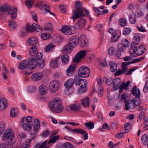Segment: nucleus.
<instances>
[{
  "label": "nucleus",
  "mask_w": 148,
  "mask_h": 148,
  "mask_svg": "<svg viewBox=\"0 0 148 148\" xmlns=\"http://www.w3.org/2000/svg\"><path fill=\"white\" fill-rule=\"evenodd\" d=\"M112 83L114 87L116 89H118L121 87L122 84V80L120 78H116L113 81Z\"/></svg>",
  "instance_id": "14"
},
{
  "label": "nucleus",
  "mask_w": 148,
  "mask_h": 148,
  "mask_svg": "<svg viewBox=\"0 0 148 148\" xmlns=\"http://www.w3.org/2000/svg\"><path fill=\"white\" fill-rule=\"evenodd\" d=\"M83 132H84V130H83L80 128H75V132L77 134H82Z\"/></svg>",
  "instance_id": "63"
},
{
  "label": "nucleus",
  "mask_w": 148,
  "mask_h": 148,
  "mask_svg": "<svg viewBox=\"0 0 148 148\" xmlns=\"http://www.w3.org/2000/svg\"><path fill=\"white\" fill-rule=\"evenodd\" d=\"M60 87V83L57 80L51 81L49 84V89L50 91L53 93L57 91Z\"/></svg>",
  "instance_id": "7"
},
{
  "label": "nucleus",
  "mask_w": 148,
  "mask_h": 148,
  "mask_svg": "<svg viewBox=\"0 0 148 148\" xmlns=\"http://www.w3.org/2000/svg\"><path fill=\"white\" fill-rule=\"evenodd\" d=\"M82 3L79 1H76L75 2V20L81 17H84V8L82 7Z\"/></svg>",
  "instance_id": "2"
},
{
  "label": "nucleus",
  "mask_w": 148,
  "mask_h": 148,
  "mask_svg": "<svg viewBox=\"0 0 148 148\" xmlns=\"http://www.w3.org/2000/svg\"><path fill=\"white\" fill-rule=\"evenodd\" d=\"M55 47L53 44H49L45 48V51L46 52H49L52 50V48Z\"/></svg>",
  "instance_id": "51"
},
{
  "label": "nucleus",
  "mask_w": 148,
  "mask_h": 148,
  "mask_svg": "<svg viewBox=\"0 0 148 148\" xmlns=\"http://www.w3.org/2000/svg\"><path fill=\"white\" fill-rule=\"evenodd\" d=\"M25 61L27 63V68L29 69L33 70L36 67V64L37 62H36L35 59L31 58L29 59L28 60Z\"/></svg>",
  "instance_id": "9"
},
{
  "label": "nucleus",
  "mask_w": 148,
  "mask_h": 148,
  "mask_svg": "<svg viewBox=\"0 0 148 148\" xmlns=\"http://www.w3.org/2000/svg\"><path fill=\"white\" fill-rule=\"evenodd\" d=\"M146 50V47L144 45H141L139 47V48L138 49V52H137V53H136V54L137 55L140 56L143 54L145 51Z\"/></svg>",
  "instance_id": "29"
},
{
  "label": "nucleus",
  "mask_w": 148,
  "mask_h": 148,
  "mask_svg": "<svg viewBox=\"0 0 148 148\" xmlns=\"http://www.w3.org/2000/svg\"><path fill=\"white\" fill-rule=\"evenodd\" d=\"M112 40L114 42L117 41L121 35L120 32L119 31L116 32L112 34Z\"/></svg>",
  "instance_id": "25"
},
{
  "label": "nucleus",
  "mask_w": 148,
  "mask_h": 148,
  "mask_svg": "<svg viewBox=\"0 0 148 148\" xmlns=\"http://www.w3.org/2000/svg\"><path fill=\"white\" fill-rule=\"evenodd\" d=\"M5 124L3 121L0 122V134H1L4 131L5 129Z\"/></svg>",
  "instance_id": "42"
},
{
  "label": "nucleus",
  "mask_w": 148,
  "mask_h": 148,
  "mask_svg": "<svg viewBox=\"0 0 148 148\" xmlns=\"http://www.w3.org/2000/svg\"><path fill=\"white\" fill-rule=\"evenodd\" d=\"M18 110L16 108H12L11 109L10 112V116L11 117H15L18 114Z\"/></svg>",
  "instance_id": "33"
},
{
  "label": "nucleus",
  "mask_w": 148,
  "mask_h": 148,
  "mask_svg": "<svg viewBox=\"0 0 148 148\" xmlns=\"http://www.w3.org/2000/svg\"><path fill=\"white\" fill-rule=\"evenodd\" d=\"M81 110V105L79 103H76L75 104V112L79 111Z\"/></svg>",
  "instance_id": "53"
},
{
  "label": "nucleus",
  "mask_w": 148,
  "mask_h": 148,
  "mask_svg": "<svg viewBox=\"0 0 148 148\" xmlns=\"http://www.w3.org/2000/svg\"><path fill=\"white\" fill-rule=\"evenodd\" d=\"M72 146L73 145L69 142L65 143L64 144V146L66 148H73Z\"/></svg>",
  "instance_id": "64"
},
{
  "label": "nucleus",
  "mask_w": 148,
  "mask_h": 148,
  "mask_svg": "<svg viewBox=\"0 0 148 148\" xmlns=\"http://www.w3.org/2000/svg\"><path fill=\"white\" fill-rule=\"evenodd\" d=\"M50 109L53 112L57 113H60L63 110L60 100L58 97L53 99L49 104Z\"/></svg>",
  "instance_id": "1"
},
{
  "label": "nucleus",
  "mask_w": 148,
  "mask_h": 148,
  "mask_svg": "<svg viewBox=\"0 0 148 148\" xmlns=\"http://www.w3.org/2000/svg\"><path fill=\"white\" fill-rule=\"evenodd\" d=\"M140 35L136 34L134 36L133 41L132 43H134L135 45H137L139 42L140 40Z\"/></svg>",
  "instance_id": "36"
},
{
  "label": "nucleus",
  "mask_w": 148,
  "mask_h": 148,
  "mask_svg": "<svg viewBox=\"0 0 148 148\" xmlns=\"http://www.w3.org/2000/svg\"><path fill=\"white\" fill-rule=\"evenodd\" d=\"M59 59V58L57 57L55 60H52L50 62V65L51 68H55L58 67V64L57 62Z\"/></svg>",
  "instance_id": "24"
},
{
  "label": "nucleus",
  "mask_w": 148,
  "mask_h": 148,
  "mask_svg": "<svg viewBox=\"0 0 148 148\" xmlns=\"http://www.w3.org/2000/svg\"><path fill=\"white\" fill-rule=\"evenodd\" d=\"M132 94L134 96H136V99H138L140 95V90L139 89L137 88L136 86H134L132 91Z\"/></svg>",
  "instance_id": "17"
},
{
  "label": "nucleus",
  "mask_w": 148,
  "mask_h": 148,
  "mask_svg": "<svg viewBox=\"0 0 148 148\" xmlns=\"http://www.w3.org/2000/svg\"><path fill=\"white\" fill-rule=\"evenodd\" d=\"M86 23V19L81 18L77 21L76 25V28L78 29L81 28L84 26Z\"/></svg>",
  "instance_id": "10"
},
{
  "label": "nucleus",
  "mask_w": 148,
  "mask_h": 148,
  "mask_svg": "<svg viewBox=\"0 0 148 148\" xmlns=\"http://www.w3.org/2000/svg\"><path fill=\"white\" fill-rule=\"evenodd\" d=\"M17 9L16 8H14L12 11L10 12V13H8L11 14V18L12 19H15L17 16L16 14Z\"/></svg>",
  "instance_id": "34"
},
{
  "label": "nucleus",
  "mask_w": 148,
  "mask_h": 148,
  "mask_svg": "<svg viewBox=\"0 0 148 148\" xmlns=\"http://www.w3.org/2000/svg\"><path fill=\"white\" fill-rule=\"evenodd\" d=\"M126 22L125 20L123 18L120 19L119 20V23L120 25L123 27L126 25Z\"/></svg>",
  "instance_id": "54"
},
{
  "label": "nucleus",
  "mask_w": 148,
  "mask_h": 148,
  "mask_svg": "<svg viewBox=\"0 0 148 148\" xmlns=\"http://www.w3.org/2000/svg\"><path fill=\"white\" fill-rule=\"evenodd\" d=\"M137 45L134 44V43H132L131 48L129 50V52L130 54H133L135 53L136 54V53L138 52V49L136 46Z\"/></svg>",
  "instance_id": "22"
},
{
  "label": "nucleus",
  "mask_w": 148,
  "mask_h": 148,
  "mask_svg": "<svg viewBox=\"0 0 148 148\" xmlns=\"http://www.w3.org/2000/svg\"><path fill=\"white\" fill-rule=\"evenodd\" d=\"M25 29L27 31L29 32H32V31L31 29V25H30L28 23H27L26 25L25 26Z\"/></svg>",
  "instance_id": "60"
},
{
  "label": "nucleus",
  "mask_w": 148,
  "mask_h": 148,
  "mask_svg": "<svg viewBox=\"0 0 148 148\" xmlns=\"http://www.w3.org/2000/svg\"><path fill=\"white\" fill-rule=\"evenodd\" d=\"M86 55V52L84 50L79 51L75 56V69L76 67L75 64L79 62Z\"/></svg>",
  "instance_id": "8"
},
{
  "label": "nucleus",
  "mask_w": 148,
  "mask_h": 148,
  "mask_svg": "<svg viewBox=\"0 0 148 148\" xmlns=\"http://www.w3.org/2000/svg\"><path fill=\"white\" fill-rule=\"evenodd\" d=\"M84 125L87 127H89L90 129H92L94 127V124L91 121L85 123Z\"/></svg>",
  "instance_id": "50"
},
{
  "label": "nucleus",
  "mask_w": 148,
  "mask_h": 148,
  "mask_svg": "<svg viewBox=\"0 0 148 148\" xmlns=\"http://www.w3.org/2000/svg\"><path fill=\"white\" fill-rule=\"evenodd\" d=\"M136 16L134 14H132L129 17V20L130 23L132 24H134L136 22Z\"/></svg>",
  "instance_id": "37"
},
{
  "label": "nucleus",
  "mask_w": 148,
  "mask_h": 148,
  "mask_svg": "<svg viewBox=\"0 0 148 148\" xmlns=\"http://www.w3.org/2000/svg\"><path fill=\"white\" fill-rule=\"evenodd\" d=\"M82 104L85 108L88 107L90 104V100L88 97H87L85 98L82 100Z\"/></svg>",
  "instance_id": "19"
},
{
  "label": "nucleus",
  "mask_w": 148,
  "mask_h": 148,
  "mask_svg": "<svg viewBox=\"0 0 148 148\" xmlns=\"http://www.w3.org/2000/svg\"><path fill=\"white\" fill-rule=\"evenodd\" d=\"M34 117L33 116H28L27 117L25 121L27 123H32V120L34 119Z\"/></svg>",
  "instance_id": "59"
},
{
  "label": "nucleus",
  "mask_w": 148,
  "mask_h": 148,
  "mask_svg": "<svg viewBox=\"0 0 148 148\" xmlns=\"http://www.w3.org/2000/svg\"><path fill=\"white\" fill-rule=\"evenodd\" d=\"M74 72V65L70 66L66 71V74L68 76H70L73 75Z\"/></svg>",
  "instance_id": "23"
},
{
  "label": "nucleus",
  "mask_w": 148,
  "mask_h": 148,
  "mask_svg": "<svg viewBox=\"0 0 148 148\" xmlns=\"http://www.w3.org/2000/svg\"><path fill=\"white\" fill-rule=\"evenodd\" d=\"M18 67L21 70H23L26 68H27L26 61H23L21 63H20L18 66Z\"/></svg>",
  "instance_id": "39"
},
{
  "label": "nucleus",
  "mask_w": 148,
  "mask_h": 148,
  "mask_svg": "<svg viewBox=\"0 0 148 148\" xmlns=\"http://www.w3.org/2000/svg\"><path fill=\"white\" fill-rule=\"evenodd\" d=\"M32 125V123H29L26 122L23 124L22 127L25 130L29 131L31 129Z\"/></svg>",
  "instance_id": "26"
},
{
  "label": "nucleus",
  "mask_w": 148,
  "mask_h": 148,
  "mask_svg": "<svg viewBox=\"0 0 148 148\" xmlns=\"http://www.w3.org/2000/svg\"><path fill=\"white\" fill-rule=\"evenodd\" d=\"M14 136L11 129H7L2 136L3 140L6 141L5 143L8 145H12L13 144L12 142Z\"/></svg>",
  "instance_id": "3"
},
{
  "label": "nucleus",
  "mask_w": 148,
  "mask_h": 148,
  "mask_svg": "<svg viewBox=\"0 0 148 148\" xmlns=\"http://www.w3.org/2000/svg\"><path fill=\"white\" fill-rule=\"evenodd\" d=\"M90 69L88 67L83 66L80 67L77 72L79 76L84 78L88 77L90 75Z\"/></svg>",
  "instance_id": "6"
},
{
  "label": "nucleus",
  "mask_w": 148,
  "mask_h": 148,
  "mask_svg": "<svg viewBox=\"0 0 148 148\" xmlns=\"http://www.w3.org/2000/svg\"><path fill=\"white\" fill-rule=\"evenodd\" d=\"M82 78H81L79 76H75V84L76 85H78L79 82Z\"/></svg>",
  "instance_id": "55"
},
{
  "label": "nucleus",
  "mask_w": 148,
  "mask_h": 148,
  "mask_svg": "<svg viewBox=\"0 0 148 148\" xmlns=\"http://www.w3.org/2000/svg\"><path fill=\"white\" fill-rule=\"evenodd\" d=\"M79 43L80 46L82 48L86 47L89 45L88 40L84 35L79 37L75 36V46H77Z\"/></svg>",
  "instance_id": "4"
},
{
  "label": "nucleus",
  "mask_w": 148,
  "mask_h": 148,
  "mask_svg": "<svg viewBox=\"0 0 148 148\" xmlns=\"http://www.w3.org/2000/svg\"><path fill=\"white\" fill-rule=\"evenodd\" d=\"M110 70L112 72H114L117 69V65L116 63H113L112 62H110Z\"/></svg>",
  "instance_id": "35"
},
{
  "label": "nucleus",
  "mask_w": 148,
  "mask_h": 148,
  "mask_svg": "<svg viewBox=\"0 0 148 148\" xmlns=\"http://www.w3.org/2000/svg\"><path fill=\"white\" fill-rule=\"evenodd\" d=\"M39 92L41 95H44L46 94L48 91L47 88L44 84L41 85L39 87Z\"/></svg>",
  "instance_id": "16"
},
{
  "label": "nucleus",
  "mask_w": 148,
  "mask_h": 148,
  "mask_svg": "<svg viewBox=\"0 0 148 148\" xmlns=\"http://www.w3.org/2000/svg\"><path fill=\"white\" fill-rule=\"evenodd\" d=\"M103 80L104 82L108 85H111L113 82V80L111 78H107L106 77L104 78Z\"/></svg>",
  "instance_id": "43"
},
{
  "label": "nucleus",
  "mask_w": 148,
  "mask_h": 148,
  "mask_svg": "<svg viewBox=\"0 0 148 148\" xmlns=\"http://www.w3.org/2000/svg\"><path fill=\"white\" fill-rule=\"evenodd\" d=\"M79 83L78 85H79L80 87L86 86H87V82L84 79H82Z\"/></svg>",
  "instance_id": "46"
},
{
  "label": "nucleus",
  "mask_w": 148,
  "mask_h": 148,
  "mask_svg": "<svg viewBox=\"0 0 148 148\" xmlns=\"http://www.w3.org/2000/svg\"><path fill=\"white\" fill-rule=\"evenodd\" d=\"M61 31L66 35H70L72 33L71 29L69 26H62Z\"/></svg>",
  "instance_id": "12"
},
{
  "label": "nucleus",
  "mask_w": 148,
  "mask_h": 148,
  "mask_svg": "<svg viewBox=\"0 0 148 148\" xmlns=\"http://www.w3.org/2000/svg\"><path fill=\"white\" fill-rule=\"evenodd\" d=\"M9 24L10 28L12 30H15L16 29V26H17L16 22L12 20L9 21Z\"/></svg>",
  "instance_id": "28"
},
{
  "label": "nucleus",
  "mask_w": 148,
  "mask_h": 148,
  "mask_svg": "<svg viewBox=\"0 0 148 148\" xmlns=\"http://www.w3.org/2000/svg\"><path fill=\"white\" fill-rule=\"evenodd\" d=\"M40 123L38 119H36L34 120V129L35 130H38L40 127Z\"/></svg>",
  "instance_id": "32"
},
{
  "label": "nucleus",
  "mask_w": 148,
  "mask_h": 148,
  "mask_svg": "<svg viewBox=\"0 0 148 148\" xmlns=\"http://www.w3.org/2000/svg\"><path fill=\"white\" fill-rule=\"evenodd\" d=\"M131 62H123L122 64V70L125 73L127 71L128 69L127 66L130 64Z\"/></svg>",
  "instance_id": "30"
},
{
  "label": "nucleus",
  "mask_w": 148,
  "mask_h": 148,
  "mask_svg": "<svg viewBox=\"0 0 148 148\" xmlns=\"http://www.w3.org/2000/svg\"><path fill=\"white\" fill-rule=\"evenodd\" d=\"M133 100H129L125 103V110H128L129 109H133L135 108Z\"/></svg>",
  "instance_id": "15"
},
{
  "label": "nucleus",
  "mask_w": 148,
  "mask_h": 148,
  "mask_svg": "<svg viewBox=\"0 0 148 148\" xmlns=\"http://www.w3.org/2000/svg\"><path fill=\"white\" fill-rule=\"evenodd\" d=\"M124 73V72L122 70L119 69L115 73V76H118Z\"/></svg>",
  "instance_id": "61"
},
{
  "label": "nucleus",
  "mask_w": 148,
  "mask_h": 148,
  "mask_svg": "<svg viewBox=\"0 0 148 148\" xmlns=\"http://www.w3.org/2000/svg\"><path fill=\"white\" fill-rule=\"evenodd\" d=\"M79 88H78L77 92L79 94H82L85 93L87 90L86 86L80 87Z\"/></svg>",
  "instance_id": "38"
},
{
  "label": "nucleus",
  "mask_w": 148,
  "mask_h": 148,
  "mask_svg": "<svg viewBox=\"0 0 148 148\" xmlns=\"http://www.w3.org/2000/svg\"><path fill=\"white\" fill-rule=\"evenodd\" d=\"M12 10L10 6L6 4H5L2 5L1 8V11L4 12H7L10 13Z\"/></svg>",
  "instance_id": "13"
},
{
  "label": "nucleus",
  "mask_w": 148,
  "mask_h": 148,
  "mask_svg": "<svg viewBox=\"0 0 148 148\" xmlns=\"http://www.w3.org/2000/svg\"><path fill=\"white\" fill-rule=\"evenodd\" d=\"M74 37H72L69 39L67 44L63 47L62 52L64 53H71L73 49L74 45Z\"/></svg>",
  "instance_id": "5"
},
{
  "label": "nucleus",
  "mask_w": 148,
  "mask_h": 148,
  "mask_svg": "<svg viewBox=\"0 0 148 148\" xmlns=\"http://www.w3.org/2000/svg\"><path fill=\"white\" fill-rule=\"evenodd\" d=\"M130 83V82L128 81L126 83L123 82L122 85H121V86L123 89H125L128 86L129 84Z\"/></svg>",
  "instance_id": "56"
},
{
  "label": "nucleus",
  "mask_w": 148,
  "mask_h": 148,
  "mask_svg": "<svg viewBox=\"0 0 148 148\" xmlns=\"http://www.w3.org/2000/svg\"><path fill=\"white\" fill-rule=\"evenodd\" d=\"M27 43L30 45H34L37 42V38L34 37H31L27 40Z\"/></svg>",
  "instance_id": "21"
},
{
  "label": "nucleus",
  "mask_w": 148,
  "mask_h": 148,
  "mask_svg": "<svg viewBox=\"0 0 148 148\" xmlns=\"http://www.w3.org/2000/svg\"><path fill=\"white\" fill-rule=\"evenodd\" d=\"M141 140L143 144L146 145L148 142L147 135L146 134H144L141 138Z\"/></svg>",
  "instance_id": "44"
},
{
  "label": "nucleus",
  "mask_w": 148,
  "mask_h": 148,
  "mask_svg": "<svg viewBox=\"0 0 148 148\" xmlns=\"http://www.w3.org/2000/svg\"><path fill=\"white\" fill-rule=\"evenodd\" d=\"M128 41L127 40L123 39L122 41V44H121L122 46L123 45L124 47H127L128 46Z\"/></svg>",
  "instance_id": "58"
},
{
  "label": "nucleus",
  "mask_w": 148,
  "mask_h": 148,
  "mask_svg": "<svg viewBox=\"0 0 148 148\" xmlns=\"http://www.w3.org/2000/svg\"><path fill=\"white\" fill-rule=\"evenodd\" d=\"M69 60V57L68 55L64 54L62 56L61 60L62 62L65 64L68 63Z\"/></svg>",
  "instance_id": "41"
},
{
  "label": "nucleus",
  "mask_w": 148,
  "mask_h": 148,
  "mask_svg": "<svg viewBox=\"0 0 148 148\" xmlns=\"http://www.w3.org/2000/svg\"><path fill=\"white\" fill-rule=\"evenodd\" d=\"M52 25L50 23H47L44 28L45 29L48 31H49L51 32L52 30Z\"/></svg>",
  "instance_id": "49"
},
{
  "label": "nucleus",
  "mask_w": 148,
  "mask_h": 148,
  "mask_svg": "<svg viewBox=\"0 0 148 148\" xmlns=\"http://www.w3.org/2000/svg\"><path fill=\"white\" fill-rule=\"evenodd\" d=\"M37 48L36 45H33L29 49V52L30 56H34L38 53Z\"/></svg>",
  "instance_id": "18"
},
{
  "label": "nucleus",
  "mask_w": 148,
  "mask_h": 148,
  "mask_svg": "<svg viewBox=\"0 0 148 148\" xmlns=\"http://www.w3.org/2000/svg\"><path fill=\"white\" fill-rule=\"evenodd\" d=\"M42 6L43 7V8H44L45 11L46 12H49L51 14L53 15H55L54 13L51 12L49 10L47 9L48 8L49 9H50V7L49 5H47L46 4H45L44 5H42Z\"/></svg>",
  "instance_id": "48"
},
{
  "label": "nucleus",
  "mask_w": 148,
  "mask_h": 148,
  "mask_svg": "<svg viewBox=\"0 0 148 148\" xmlns=\"http://www.w3.org/2000/svg\"><path fill=\"white\" fill-rule=\"evenodd\" d=\"M131 31L130 29L128 28H125L124 29L123 34L124 35H126L129 34Z\"/></svg>",
  "instance_id": "62"
},
{
  "label": "nucleus",
  "mask_w": 148,
  "mask_h": 148,
  "mask_svg": "<svg viewBox=\"0 0 148 148\" xmlns=\"http://www.w3.org/2000/svg\"><path fill=\"white\" fill-rule=\"evenodd\" d=\"M47 142V140H46L41 144H38L36 145V147H38V148H49L48 147L45 146Z\"/></svg>",
  "instance_id": "47"
},
{
  "label": "nucleus",
  "mask_w": 148,
  "mask_h": 148,
  "mask_svg": "<svg viewBox=\"0 0 148 148\" xmlns=\"http://www.w3.org/2000/svg\"><path fill=\"white\" fill-rule=\"evenodd\" d=\"M73 84L74 81L73 80L69 79L65 82L64 86L66 88H70L73 86Z\"/></svg>",
  "instance_id": "27"
},
{
  "label": "nucleus",
  "mask_w": 148,
  "mask_h": 148,
  "mask_svg": "<svg viewBox=\"0 0 148 148\" xmlns=\"http://www.w3.org/2000/svg\"><path fill=\"white\" fill-rule=\"evenodd\" d=\"M60 137L58 136H55L52 137L48 141V143L50 144L55 143L56 140L60 138Z\"/></svg>",
  "instance_id": "45"
},
{
  "label": "nucleus",
  "mask_w": 148,
  "mask_h": 148,
  "mask_svg": "<svg viewBox=\"0 0 148 148\" xmlns=\"http://www.w3.org/2000/svg\"><path fill=\"white\" fill-rule=\"evenodd\" d=\"M134 99V100H133L135 107L139 106L141 103L140 99Z\"/></svg>",
  "instance_id": "57"
},
{
  "label": "nucleus",
  "mask_w": 148,
  "mask_h": 148,
  "mask_svg": "<svg viewBox=\"0 0 148 148\" xmlns=\"http://www.w3.org/2000/svg\"><path fill=\"white\" fill-rule=\"evenodd\" d=\"M34 3V1L31 0H26L25 1V5L29 9L32 7Z\"/></svg>",
  "instance_id": "40"
},
{
  "label": "nucleus",
  "mask_w": 148,
  "mask_h": 148,
  "mask_svg": "<svg viewBox=\"0 0 148 148\" xmlns=\"http://www.w3.org/2000/svg\"><path fill=\"white\" fill-rule=\"evenodd\" d=\"M36 137L34 135L31 138V140H26L25 142V143H24L23 145V146L21 148H27L29 147V145L31 143V140H33L35 139Z\"/></svg>",
  "instance_id": "31"
},
{
  "label": "nucleus",
  "mask_w": 148,
  "mask_h": 148,
  "mask_svg": "<svg viewBox=\"0 0 148 148\" xmlns=\"http://www.w3.org/2000/svg\"><path fill=\"white\" fill-rule=\"evenodd\" d=\"M42 72H38L33 74L31 77L32 80L34 81H37L40 79L42 77Z\"/></svg>",
  "instance_id": "11"
},
{
  "label": "nucleus",
  "mask_w": 148,
  "mask_h": 148,
  "mask_svg": "<svg viewBox=\"0 0 148 148\" xmlns=\"http://www.w3.org/2000/svg\"><path fill=\"white\" fill-rule=\"evenodd\" d=\"M51 36L49 34L46 33L42 34L41 35V37L44 40H46L50 38Z\"/></svg>",
  "instance_id": "52"
},
{
  "label": "nucleus",
  "mask_w": 148,
  "mask_h": 148,
  "mask_svg": "<svg viewBox=\"0 0 148 148\" xmlns=\"http://www.w3.org/2000/svg\"><path fill=\"white\" fill-rule=\"evenodd\" d=\"M121 44L119 45L115 54L116 56L118 58H119L121 55V52H124L125 51V48L121 46Z\"/></svg>",
  "instance_id": "20"
}]
</instances>
